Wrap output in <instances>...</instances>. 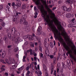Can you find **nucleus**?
I'll return each mask as SVG.
<instances>
[{
    "mask_svg": "<svg viewBox=\"0 0 76 76\" xmlns=\"http://www.w3.org/2000/svg\"><path fill=\"white\" fill-rule=\"evenodd\" d=\"M6 55V53H5V52H3L2 54V57L4 58L5 55Z\"/></svg>",
    "mask_w": 76,
    "mask_h": 76,
    "instance_id": "nucleus-31",
    "label": "nucleus"
},
{
    "mask_svg": "<svg viewBox=\"0 0 76 76\" xmlns=\"http://www.w3.org/2000/svg\"><path fill=\"white\" fill-rule=\"evenodd\" d=\"M43 68L45 72V75L46 76H48V74L47 72V67L45 66V64H43Z\"/></svg>",
    "mask_w": 76,
    "mask_h": 76,
    "instance_id": "nucleus-6",
    "label": "nucleus"
},
{
    "mask_svg": "<svg viewBox=\"0 0 76 76\" xmlns=\"http://www.w3.org/2000/svg\"><path fill=\"white\" fill-rule=\"evenodd\" d=\"M13 7L14 9H15V10H16V9H18V6H17L16 5H15L13 6Z\"/></svg>",
    "mask_w": 76,
    "mask_h": 76,
    "instance_id": "nucleus-33",
    "label": "nucleus"
},
{
    "mask_svg": "<svg viewBox=\"0 0 76 76\" xmlns=\"http://www.w3.org/2000/svg\"><path fill=\"white\" fill-rule=\"evenodd\" d=\"M51 74L52 75L53 74V72L54 71V66H51Z\"/></svg>",
    "mask_w": 76,
    "mask_h": 76,
    "instance_id": "nucleus-20",
    "label": "nucleus"
},
{
    "mask_svg": "<svg viewBox=\"0 0 76 76\" xmlns=\"http://www.w3.org/2000/svg\"><path fill=\"white\" fill-rule=\"evenodd\" d=\"M40 56L42 57H42H43V54H42V53H40Z\"/></svg>",
    "mask_w": 76,
    "mask_h": 76,
    "instance_id": "nucleus-50",
    "label": "nucleus"
},
{
    "mask_svg": "<svg viewBox=\"0 0 76 76\" xmlns=\"http://www.w3.org/2000/svg\"><path fill=\"white\" fill-rule=\"evenodd\" d=\"M52 15L53 16V17H51V19H53V18H55V14L54 13H52Z\"/></svg>",
    "mask_w": 76,
    "mask_h": 76,
    "instance_id": "nucleus-44",
    "label": "nucleus"
},
{
    "mask_svg": "<svg viewBox=\"0 0 76 76\" xmlns=\"http://www.w3.org/2000/svg\"><path fill=\"white\" fill-rule=\"evenodd\" d=\"M32 49H31L30 50V55H32Z\"/></svg>",
    "mask_w": 76,
    "mask_h": 76,
    "instance_id": "nucleus-60",
    "label": "nucleus"
},
{
    "mask_svg": "<svg viewBox=\"0 0 76 76\" xmlns=\"http://www.w3.org/2000/svg\"><path fill=\"white\" fill-rule=\"evenodd\" d=\"M26 58V56H24L23 57V62H26V60L25 59Z\"/></svg>",
    "mask_w": 76,
    "mask_h": 76,
    "instance_id": "nucleus-29",
    "label": "nucleus"
},
{
    "mask_svg": "<svg viewBox=\"0 0 76 76\" xmlns=\"http://www.w3.org/2000/svg\"><path fill=\"white\" fill-rule=\"evenodd\" d=\"M24 54H25V56H27V52H25Z\"/></svg>",
    "mask_w": 76,
    "mask_h": 76,
    "instance_id": "nucleus-64",
    "label": "nucleus"
},
{
    "mask_svg": "<svg viewBox=\"0 0 76 76\" xmlns=\"http://www.w3.org/2000/svg\"><path fill=\"white\" fill-rule=\"evenodd\" d=\"M53 75H56V70H54Z\"/></svg>",
    "mask_w": 76,
    "mask_h": 76,
    "instance_id": "nucleus-61",
    "label": "nucleus"
},
{
    "mask_svg": "<svg viewBox=\"0 0 76 76\" xmlns=\"http://www.w3.org/2000/svg\"><path fill=\"white\" fill-rule=\"evenodd\" d=\"M15 61L14 60V58L12 60L11 62V64H15Z\"/></svg>",
    "mask_w": 76,
    "mask_h": 76,
    "instance_id": "nucleus-32",
    "label": "nucleus"
},
{
    "mask_svg": "<svg viewBox=\"0 0 76 76\" xmlns=\"http://www.w3.org/2000/svg\"><path fill=\"white\" fill-rule=\"evenodd\" d=\"M17 4V5L19 7H20V3H18Z\"/></svg>",
    "mask_w": 76,
    "mask_h": 76,
    "instance_id": "nucleus-52",
    "label": "nucleus"
},
{
    "mask_svg": "<svg viewBox=\"0 0 76 76\" xmlns=\"http://www.w3.org/2000/svg\"><path fill=\"white\" fill-rule=\"evenodd\" d=\"M18 66V64H15L13 66V69H15V67H16Z\"/></svg>",
    "mask_w": 76,
    "mask_h": 76,
    "instance_id": "nucleus-34",
    "label": "nucleus"
},
{
    "mask_svg": "<svg viewBox=\"0 0 76 76\" xmlns=\"http://www.w3.org/2000/svg\"><path fill=\"white\" fill-rule=\"evenodd\" d=\"M73 47L74 48H75V49L74 50V54H75L76 55V46H75V45H73Z\"/></svg>",
    "mask_w": 76,
    "mask_h": 76,
    "instance_id": "nucleus-25",
    "label": "nucleus"
},
{
    "mask_svg": "<svg viewBox=\"0 0 76 76\" xmlns=\"http://www.w3.org/2000/svg\"><path fill=\"white\" fill-rule=\"evenodd\" d=\"M37 32L38 35H41L42 33V31H41L37 30Z\"/></svg>",
    "mask_w": 76,
    "mask_h": 76,
    "instance_id": "nucleus-28",
    "label": "nucleus"
},
{
    "mask_svg": "<svg viewBox=\"0 0 76 76\" xmlns=\"http://www.w3.org/2000/svg\"><path fill=\"white\" fill-rule=\"evenodd\" d=\"M57 66L58 67L60 68V63H58Z\"/></svg>",
    "mask_w": 76,
    "mask_h": 76,
    "instance_id": "nucleus-48",
    "label": "nucleus"
},
{
    "mask_svg": "<svg viewBox=\"0 0 76 76\" xmlns=\"http://www.w3.org/2000/svg\"><path fill=\"white\" fill-rule=\"evenodd\" d=\"M42 16L44 18L45 21L46 22L47 24L51 28L53 32L55 33L59 41H61L62 40V37L61 36V34L60 31H58V30L56 28V27L53 25V20H50V16L47 15V12L44 10H42Z\"/></svg>",
    "mask_w": 76,
    "mask_h": 76,
    "instance_id": "nucleus-1",
    "label": "nucleus"
},
{
    "mask_svg": "<svg viewBox=\"0 0 76 76\" xmlns=\"http://www.w3.org/2000/svg\"><path fill=\"white\" fill-rule=\"evenodd\" d=\"M57 61V58L56 57H54L53 58V64H56V61Z\"/></svg>",
    "mask_w": 76,
    "mask_h": 76,
    "instance_id": "nucleus-18",
    "label": "nucleus"
},
{
    "mask_svg": "<svg viewBox=\"0 0 76 76\" xmlns=\"http://www.w3.org/2000/svg\"><path fill=\"white\" fill-rule=\"evenodd\" d=\"M63 67L64 69H66V65L64 64H63Z\"/></svg>",
    "mask_w": 76,
    "mask_h": 76,
    "instance_id": "nucleus-47",
    "label": "nucleus"
},
{
    "mask_svg": "<svg viewBox=\"0 0 76 76\" xmlns=\"http://www.w3.org/2000/svg\"><path fill=\"white\" fill-rule=\"evenodd\" d=\"M62 9L64 10V11H66L67 10V7L64 6H63L62 7Z\"/></svg>",
    "mask_w": 76,
    "mask_h": 76,
    "instance_id": "nucleus-16",
    "label": "nucleus"
},
{
    "mask_svg": "<svg viewBox=\"0 0 76 76\" xmlns=\"http://www.w3.org/2000/svg\"><path fill=\"white\" fill-rule=\"evenodd\" d=\"M6 32L7 34L8 38H9L10 39H11L12 38V35L10 34V33L9 32V31L6 30Z\"/></svg>",
    "mask_w": 76,
    "mask_h": 76,
    "instance_id": "nucleus-7",
    "label": "nucleus"
},
{
    "mask_svg": "<svg viewBox=\"0 0 76 76\" xmlns=\"http://www.w3.org/2000/svg\"><path fill=\"white\" fill-rule=\"evenodd\" d=\"M62 44L64 46V48L67 51H68L69 50V49H70V48H69V46L67 45H66V43L63 42Z\"/></svg>",
    "mask_w": 76,
    "mask_h": 76,
    "instance_id": "nucleus-5",
    "label": "nucleus"
},
{
    "mask_svg": "<svg viewBox=\"0 0 76 76\" xmlns=\"http://www.w3.org/2000/svg\"><path fill=\"white\" fill-rule=\"evenodd\" d=\"M36 2V4L38 6L39 4H41V2H40V0H34Z\"/></svg>",
    "mask_w": 76,
    "mask_h": 76,
    "instance_id": "nucleus-10",
    "label": "nucleus"
},
{
    "mask_svg": "<svg viewBox=\"0 0 76 76\" xmlns=\"http://www.w3.org/2000/svg\"><path fill=\"white\" fill-rule=\"evenodd\" d=\"M42 74V73H41V72L39 71L38 72L37 75L38 76H41Z\"/></svg>",
    "mask_w": 76,
    "mask_h": 76,
    "instance_id": "nucleus-26",
    "label": "nucleus"
},
{
    "mask_svg": "<svg viewBox=\"0 0 76 76\" xmlns=\"http://www.w3.org/2000/svg\"><path fill=\"white\" fill-rule=\"evenodd\" d=\"M72 10V8L70 7L66 9V12H70L71 10Z\"/></svg>",
    "mask_w": 76,
    "mask_h": 76,
    "instance_id": "nucleus-21",
    "label": "nucleus"
},
{
    "mask_svg": "<svg viewBox=\"0 0 76 76\" xmlns=\"http://www.w3.org/2000/svg\"><path fill=\"white\" fill-rule=\"evenodd\" d=\"M30 73H31V72H30L29 71H27V75H29V74H30Z\"/></svg>",
    "mask_w": 76,
    "mask_h": 76,
    "instance_id": "nucleus-63",
    "label": "nucleus"
},
{
    "mask_svg": "<svg viewBox=\"0 0 76 76\" xmlns=\"http://www.w3.org/2000/svg\"><path fill=\"white\" fill-rule=\"evenodd\" d=\"M66 17L68 18H69L71 17V14L70 13L66 14Z\"/></svg>",
    "mask_w": 76,
    "mask_h": 76,
    "instance_id": "nucleus-19",
    "label": "nucleus"
},
{
    "mask_svg": "<svg viewBox=\"0 0 76 76\" xmlns=\"http://www.w3.org/2000/svg\"><path fill=\"white\" fill-rule=\"evenodd\" d=\"M23 39H28V35L27 36H23Z\"/></svg>",
    "mask_w": 76,
    "mask_h": 76,
    "instance_id": "nucleus-42",
    "label": "nucleus"
},
{
    "mask_svg": "<svg viewBox=\"0 0 76 76\" xmlns=\"http://www.w3.org/2000/svg\"><path fill=\"white\" fill-rule=\"evenodd\" d=\"M3 9V6L0 5V10H1Z\"/></svg>",
    "mask_w": 76,
    "mask_h": 76,
    "instance_id": "nucleus-62",
    "label": "nucleus"
},
{
    "mask_svg": "<svg viewBox=\"0 0 76 76\" xmlns=\"http://www.w3.org/2000/svg\"><path fill=\"white\" fill-rule=\"evenodd\" d=\"M50 45L51 48H53L54 45H53V43H50Z\"/></svg>",
    "mask_w": 76,
    "mask_h": 76,
    "instance_id": "nucleus-43",
    "label": "nucleus"
},
{
    "mask_svg": "<svg viewBox=\"0 0 76 76\" xmlns=\"http://www.w3.org/2000/svg\"><path fill=\"white\" fill-rule=\"evenodd\" d=\"M72 24L73 25H76V21H73V22H72Z\"/></svg>",
    "mask_w": 76,
    "mask_h": 76,
    "instance_id": "nucleus-39",
    "label": "nucleus"
},
{
    "mask_svg": "<svg viewBox=\"0 0 76 76\" xmlns=\"http://www.w3.org/2000/svg\"><path fill=\"white\" fill-rule=\"evenodd\" d=\"M45 53L47 56H50V52L48 50V48H46Z\"/></svg>",
    "mask_w": 76,
    "mask_h": 76,
    "instance_id": "nucleus-8",
    "label": "nucleus"
},
{
    "mask_svg": "<svg viewBox=\"0 0 76 76\" xmlns=\"http://www.w3.org/2000/svg\"><path fill=\"white\" fill-rule=\"evenodd\" d=\"M32 29L33 32H35V28H34V27H32Z\"/></svg>",
    "mask_w": 76,
    "mask_h": 76,
    "instance_id": "nucleus-56",
    "label": "nucleus"
},
{
    "mask_svg": "<svg viewBox=\"0 0 76 76\" xmlns=\"http://www.w3.org/2000/svg\"><path fill=\"white\" fill-rule=\"evenodd\" d=\"M20 39V37H17L16 39L15 40V44H18L19 43V42Z\"/></svg>",
    "mask_w": 76,
    "mask_h": 76,
    "instance_id": "nucleus-9",
    "label": "nucleus"
},
{
    "mask_svg": "<svg viewBox=\"0 0 76 76\" xmlns=\"http://www.w3.org/2000/svg\"><path fill=\"white\" fill-rule=\"evenodd\" d=\"M5 61L6 62L8 63V64H11V62H10V61H9L8 59H5Z\"/></svg>",
    "mask_w": 76,
    "mask_h": 76,
    "instance_id": "nucleus-22",
    "label": "nucleus"
},
{
    "mask_svg": "<svg viewBox=\"0 0 76 76\" xmlns=\"http://www.w3.org/2000/svg\"><path fill=\"white\" fill-rule=\"evenodd\" d=\"M17 32L16 28L15 27H13L11 31V34L12 35H15V34H16Z\"/></svg>",
    "mask_w": 76,
    "mask_h": 76,
    "instance_id": "nucleus-4",
    "label": "nucleus"
},
{
    "mask_svg": "<svg viewBox=\"0 0 76 76\" xmlns=\"http://www.w3.org/2000/svg\"><path fill=\"white\" fill-rule=\"evenodd\" d=\"M1 25L3 27H4L5 26V23L4 22H2Z\"/></svg>",
    "mask_w": 76,
    "mask_h": 76,
    "instance_id": "nucleus-45",
    "label": "nucleus"
},
{
    "mask_svg": "<svg viewBox=\"0 0 76 76\" xmlns=\"http://www.w3.org/2000/svg\"><path fill=\"white\" fill-rule=\"evenodd\" d=\"M1 70L2 71H5V69L3 68H1Z\"/></svg>",
    "mask_w": 76,
    "mask_h": 76,
    "instance_id": "nucleus-51",
    "label": "nucleus"
},
{
    "mask_svg": "<svg viewBox=\"0 0 76 76\" xmlns=\"http://www.w3.org/2000/svg\"><path fill=\"white\" fill-rule=\"evenodd\" d=\"M26 7V5L25 4H23L22 6L21 9H25Z\"/></svg>",
    "mask_w": 76,
    "mask_h": 76,
    "instance_id": "nucleus-12",
    "label": "nucleus"
},
{
    "mask_svg": "<svg viewBox=\"0 0 76 76\" xmlns=\"http://www.w3.org/2000/svg\"><path fill=\"white\" fill-rule=\"evenodd\" d=\"M11 47H12V45H8L7 48H8L9 49V48H11Z\"/></svg>",
    "mask_w": 76,
    "mask_h": 76,
    "instance_id": "nucleus-53",
    "label": "nucleus"
},
{
    "mask_svg": "<svg viewBox=\"0 0 76 76\" xmlns=\"http://www.w3.org/2000/svg\"><path fill=\"white\" fill-rule=\"evenodd\" d=\"M54 22L56 25H58V20H57L56 21H54Z\"/></svg>",
    "mask_w": 76,
    "mask_h": 76,
    "instance_id": "nucleus-30",
    "label": "nucleus"
},
{
    "mask_svg": "<svg viewBox=\"0 0 76 76\" xmlns=\"http://www.w3.org/2000/svg\"><path fill=\"white\" fill-rule=\"evenodd\" d=\"M42 30V27L41 26H39L37 29L38 31H41Z\"/></svg>",
    "mask_w": 76,
    "mask_h": 76,
    "instance_id": "nucleus-36",
    "label": "nucleus"
},
{
    "mask_svg": "<svg viewBox=\"0 0 76 76\" xmlns=\"http://www.w3.org/2000/svg\"><path fill=\"white\" fill-rule=\"evenodd\" d=\"M50 58H54V56L53 55H50Z\"/></svg>",
    "mask_w": 76,
    "mask_h": 76,
    "instance_id": "nucleus-58",
    "label": "nucleus"
},
{
    "mask_svg": "<svg viewBox=\"0 0 76 76\" xmlns=\"http://www.w3.org/2000/svg\"><path fill=\"white\" fill-rule=\"evenodd\" d=\"M70 1L72 2L73 0H66V4H70Z\"/></svg>",
    "mask_w": 76,
    "mask_h": 76,
    "instance_id": "nucleus-15",
    "label": "nucleus"
},
{
    "mask_svg": "<svg viewBox=\"0 0 76 76\" xmlns=\"http://www.w3.org/2000/svg\"><path fill=\"white\" fill-rule=\"evenodd\" d=\"M18 18L16 15L13 16L12 18V20L13 22H15L16 24H18L19 23V20L18 19Z\"/></svg>",
    "mask_w": 76,
    "mask_h": 76,
    "instance_id": "nucleus-3",
    "label": "nucleus"
},
{
    "mask_svg": "<svg viewBox=\"0 0 76 76\" xmlns=\"http://www.w3.org/2000/svg\"><path fill=\"white\" fill-rule=\"evenodd\" d=\"M15 5H16V4H15V2L12 3V6H14Z\"/></svg>",
    "mask_w": 76,
    "mask_h": 76,
    "instance_id": "nucleus-57",
    "label": "nucleus"
},
{
    "mask_svg": "<svg viewBox=\"0 0 76 76\" xmlns=\"http://www.w3.org/2000/svg\"><path fill=\"white\" fill-rule=\"evenodd\" d=\"M70 57H71V58H73V59L74 61H75V62H76V58L74 57H73V55H72V54H70L69 55Z\"/></svg>",
    "mask_w": 76,
    "mask_h": 76,
    "instance_id": "nucleus-11",
    "label": "nucleus"
},
{
    "mask_svg": "<svg viewBox=\"0 0 76 76\" xmlns=\"http://www.w3.org/2000/svg\"><path fill=\"white\" fill-rule=\"evenodd\" d=\"M28 44V42L27 41L26 42L24 43V45H27Z\"/></svg>",
    "mask_w": 76,
    "mask_h": 76,
    "instance_id": "nucleus-55",
    "label": "nucleus"
},
{
    "mask_svg": "<svg viewBox=\"0 0 76 76\" xmlns=\"http://www.w3.org/2000/svg\"><path fill=\"white\" fill-rule=\"evenodd\" d=\"M26 70H29V66L28 65L26 67Z\"/></svg>",
    "mask_w": 76,
    "mask_h": 76,
    "instance_id": "nucleus-54",
    "label": "nucleus"
},
{
    "mask_svg": "<svg viewBox=\"0 0 76 76\" xmlns=\"http://www.w3.org/2000/svg\"><path fill=\"white\" fill-rule=\"evenodd\" d=\"M19 15H22V13L20 12H17L16 13V16L18 18H19Z\"/></svg>",
    "mask_w": 76,
    "mask_h": 76,
    "instance_id": "nucleus-17",
    "label": "nucleus"
},
{
    "mask_svg": "<svg viewBox=\"0 0 76 76\" xmlns=\"http://www.w3.org/2000/svg\"><path fill=\"white\" fill-rule=\"evenodd\" d=\"M60 31H61L62 32L61 33V35H62V36H64V35H65V34H64V33L63 32V31L62 30V29H60Z\"/></svg>",
    "mask_w": 76,
    "mask_h": 76,
    "instance_id": "nucleus-38",
    "label": "nucleus"
},
{
    "mask_svg": "<svg viewBox=\"0 0 76 76\" xmlns=\"http://www.w3.org/2000/svg\"><path fill=\"white\" fill-rule=\"evenodd\" d=\"M9 9H10V7H9L8 5L7 6L6 8V12H9Z\"/></svg>",
    "mask_w": 76,
    "mask_h": 76,
    "instance_id": "nucleus-23",
    "label": "nucleus"
},
{
    "mask_svg": "<svg viewBox=\"0 0 76 76\" xmlns=\"http://www.w3.org/2000/svg\"><path fill=\"white\" fill-rule=\"evenodd\" d=\"M39 49L40 50V51L42 52V47L39 46Z\"/></svg>",
    "mask_w": 76,
    "mask_h": 76,
    "instance_id": "nucleus-37",
    "label": "nucleus"
},
{
    "mask_svg": "<svg viewBox=\"0 0 76 76\" xmlns=\"http://www.w3.org/2000/svg\"><path fill=\"white\" fill-rule=\"evenodd\" d=\"M47 38H45L44 40V45L45 46V47H47Z\"/></svg>",
    "mask_w": 76,
    "mask_h": 76,
    "instance_id": "nucleus-13",
    "label": "nucleus"
},
{
    "mask_svg": "<svg viewBox=\"0 0 76 76\" xmlns=\"http://www.w3.org/2000/svg\"><path fill=\"white\" fill-rule=\"evenodd\" d=\"M18 50H19L18 48H17L15 49L14 50V52H17V51H18Z\"/></svg>",
    "mask_w": 76,
    "mask_h": 76,
    "instance_id": "nucleus-35",
    "label": "nucleus"
},
{
    "mask_svg": "<svg viewBox=\"0 0 76 76\" xmlns=\"http://www.w3.org/2000/svg\"><path fill=\"white\" fill-rule=\"evenodd\" d=\"M0 45H1V46L3 45V44L2 41H0Z\"/></svg>",
    "mask_w": 76,
    "mask_h": 76,
    "instance_id": "nucleus-46",
    "label": "nucleus"
},
{
    "mask_svg": "<svg viewBox=\"0 0 76 76\" xmlns=\"http://www.w3.org/2000/svg\"><path fill=\"white\" fill-rule=\"evenodd\" d=\"M68 61H69V63H68L67 62V63H66V65L69 66H70V62L69 60H68Z\"/></svg>",
    "mask_w": 76,
    "mask_h": 76,
    "instance_id": "nucleus-40",
    "label": "nucleus"
},
{
    "mask_svg": "<svg viewBox=\"0 0 76 76\" xmlns=\"http://www.w3.org/2000/svg\"><path fill=\"white\" fill-rule=\"evenodd\" d=\"M22 18L20 20V23L21 24H23V25H27L28 24V22L26 20V19L27 18V15L25 14L23 16Z\"/></svg>",
    "mask_w": 76,
    "mask_h": 76,
    "instance_id": "nucleus-2",
    "label": "nucleus"
},
{
    "mask_svg": "<svg viewBox=\"0 0 76 76\" xmlns=\"http://www.w3.org/2000/svg\"><path fill=\"white\" fill-rule=\"evenodd\" d=\"M38 43L39 44V45H41V42H40V41L39 40L38 41Z\"/></svg>",
    "mask_w": 76,
    "mask_h": 76,
    "instance_id": "nucleus-59",
    "label": "nucleus"
},
{
    "mask_svg": "<svg viewBox=\"0 0 76 76\" xmlns=\"http://www.w3.org/2000/svg\"><path fill=\"white\" fill-rule=\"evenodd\" d=\"M23 68H24V66H21V67H20L18 69V70L20 71V70H23Z\"/></svg>",
    "mask_w": 76,
    "mask_h": 76,
    "instance_id": "nucleus-27",
    "label": "nucleus"
},
{
    "mask_svg": "<svg viewBox=\"0 0 76 76\" xmlns=\"http://www.w3.org/2000/svg\"><path fill=\"white\" fill-rule=\"evenodd\" d=\"M30 44L31 47H34V43H33V42H30Z\"/></svg>",
    "mask_w": 76,
    "mask_h": 76,
    "instance_id": "nucleus-24",
    "label": "nucleus"
},
{
    "mask_svg": "<svg viewBox=\"0 0 76 76\" xmlns=\"http://www.w3.org/2000/svg\"><path fill=\"white\" fill-rule=\"evenodd\" d=\"M28 38L29 41H31L32 39V36L31 35L28 36Z\"/></svg>",
    "mask_w": 76,
    "mask_h": 76,
    "instance_id": "nucleus-14",
    "label": "nucleus"
},
{
    "mask_svg": "<svg viewBox=\"0 0 76 76\" xmlns=\"http://www.w3.org/2000/svg\"><path fill=\"white\" fill-rule=\"evenodd\" d=\"M7 39V37L6 36H5L4 38V39L5 41H6V40Z\"/></svg>",
    "mask_w": 76,
    "mask_h": 76,
    "instance_id": "nucleus-41",
    "label": "nucleus"
},
{
    "mask_svg": "<svg viewBox=\"0 0 76 76\" xmlns=\"http://www.w3.org/2000/svg\"><path fill=\"white\" fill-rule=\"evenodd\" d=\"M13 59L14 58H12L11 57H9V60L10 61H11L12 60H13Z\"/></svg>",
    "mask_w": 76,
    "mask_h": 76,
    "instance_id": "nucleus-49",
    "label": "nucleus"
}]
</instances>
